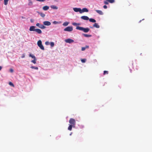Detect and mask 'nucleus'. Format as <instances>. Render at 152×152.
Masks as SVG:
<instances>
[{
    "label": "nucleus",
    "mask_w": 152,
    "mask_h": 152,
    "mask_svg": "<svg viewBox=\"0 0 152 152\" xmlns=\"http://www.w3.org/2000/svg\"><path fill=\"white\" fill-rule=\"evenodd\" d=\"M65 41L66 43H69L73 42L74 41L73 39H65Z\"/></svg>",
    "instance_id": "obj_7"
},
{
    "label": "nucleus",
    "mask_w": 152,
    "mask_h": 152,
    "mask_svg": "<svg viewBox=\"0 0 152 152\" xmlns=\"http://www.w3.org/2000/svg\"><path fill=\"white\" fill-rule=\"evenodd\" d=\"M81 18L84 20H88L89 18L88 17L86 16H83L81 17Z\"/></svg>",
    "instance_id": "obj_11"
},
{
    "label": "nucleus",
    "mask_w": 152,
    "mask_h": 152,
    "mask_svg": "<svg viewBox=\"0 0 152 152\" xmlns=\"http://www.w3.org/2000/svg\"><path fill=\"white\" fill-rule=\"evenodd\" d=\"M89 20V21L91 22L95 23L96 22V20L93 18H90Z\"/></svg>",
    "instance_id": "obj_20"
},
{
    "label": "nucleus",
    "mask_w": 152,
    "mask_h": 152,
    "mask_svg": "<svg viewBox=\"0 0 152 152\" xmlns=\"http://www.w3.org/2000/svg\"><path fill=\"white\" fill-rule=\"evenodd\" d=\"M29 57H31L32 58H34V60H32L31 61V62L34 63V64H36L37 59L35 57L34 55H32L31 54H29Z\"/></svg>",
    "instance_id": "obj_3"
},
{
    "label": "nucleus",
    "mask_w": 152,
    "mask_h": 152,
    "mask_svg": "<svg viewBox=\"0 0 152 152\" xmlns=\"http://www.w3.org/2000/svg\"><path fill=\"white\" fill-rule=\"evenodd\" d=\"M86 60V59H82L81 60V61L82 63H84L85 62Z\"/></svg>",
    "instance_id": "obj_32"
},
{
    "label": "nucleus",
    "mask_w": 152,
    "mask_h": 152,
    "mask_svg": "<svg viewBox=\"0 0 152 152\" xmlns=\"http://www.w3.org/2000/svg\"><path fill=\"white\" fill-rule=\"evenodd\" d=\"M89 47L88 46L86 45L85 47H82L81 48L82 51H84L86 48H88Z\"/></svg>",
    "instance_id": "obj_19"
},
{
    "label": "nucleus",
    "mask_w": 152,
    "mask_h": 152,
    "mask_svg": "<svg viewBox=\"0 0 152 152\" xmlns=\"http://www.w3.org/2000/svg\"><path fill=\"white\" fill-rule=\"evenodd\" d=\"M83 35L86 37H91V35H88L86 34H83Z\"/></svg>",
    "instance_id": "obj_24"
},
{
    "label": "nucleus",
    "mask_w": 152,
    "mask_h": 152,
    "mask_svg": "<svg viewBox=\"0 0 152 152\" xmlns=\"http://www.w3.org/2000/svg\"><path fill=\"white\" fill-rule=\"evenodd\" d=\"M9 0H4V4L5 5H7L8 4V2Z\"/></svg>",
    "instance_id": "obj_27"
},
{
    "label": "nucleus",
    "mask_w": 152,
    "mask_h": 152,
    "mask_svg": "<svg viewBox=\"0 0 152 152\" xmlns=\"http://www.w3.org/2000/svg\"><path fill=\"white\" fill-rule=\"evenodd\" d=\"M1 0H0V1H1Z\"/></svg>",
    "instance_id": "obj_42"
},
{
    "label": "nucleus",
    "mask_w": 152,
    "mask_h": 152,
    "mask_svg": "<svg viewBox=\"0 0 152 152\" xmlns=\"http://www.w3.org/2000/svg\"><path fill=\"white\" fill-rule=\"evenodd\" d=\"M35 26H32L30 27L29 30L30 31H35Z\"/></svg>",
    "instance_id": "obj_12"
},
{
    "label": "nucleus",
    "mask_w": 152,
    "mask_h": 152,
    "mask_svg": "<svg viewBox=\"0 0 152 152\" xmlns=\"http://www.w3.org/2000/svg\"><path fill=\"white\" fill-rule=\"evenodd\" d=\"M76 29L77 30L82 31L85 33L88 32L90 30L89 28H84L83 27H80L79 26H77Z\"/></svg>",
    "instance_id": "obj_1"
},
{
    "label": "nucleus",
    "mask_w": 152,
    "mask_h": 152,
    "mask_svg": "<svg viewBox=\"0 0 152 152\" xmlns=\"http://www.w3.org/2000/svg\"><path fill=\"white\" fill-rule=\"evenodd\" d=\"M36 32L39 34H41L42 33V31L39 29H36L35 31Z\"/></svg>",
    "instance_id": "obj_13"
},
{
    "label": "nucleus",
    "mask_w": 152,
    "mask_h": 152,
    "mask_svg": "<svg viewBox=\"0 0 152 152\" xmlns=\"http://www.w3.org/2000/svg\"><path fill=\"white\" fill-rule=\"evenodd\" d=\"M50 44L51 47H53L54 45V43L53 42H51Z\"/></svg>",
    "instance_id": "obj_29"
},
{
    "label": "nucleus",
    "mask_w": 152,
    "mask_h": 152,
    "mask_svg": "<svg viewBox=\"0 0 152 152\" xmlns=\"http://www.w3.org/2000/svg\"><path fill=\"white\" fill-rule=\"evenodd\" d=\"M93 26L97 28H99L100 27L98 25V24L95 23L93 25Z\"/></svg>",
    "instance_id": "obj_16"
},
{
    "label": "nucleus",
    "mask_w": 152,
    "mask_h": 152,
    "mask_svg": "<svg viewBox=\"0 0 152 152\" xmlns=\"http://www.w3.org/2000/svg\"><path fill=\"white\" fill-rule=\"evenodd\" d=\"M72 127H75V126H74L72 125H69L68 128V130L70 131L72 130Z\"/></svg>",
    "instance_id": "obj_15"
},
{
    "label": "nucleus",
    "mask_w": 152,
    "mask_h": 152,
    "mask_svg": "<svg viewBox=\"0 0 152 152\" xmlns=\"http://www.w3.org/2000/svg\"><path fill=\"white\" fill-rule=\"evenodd\" d=\"M38 13L42 18H44L45 16V14L43 13L38 12Z\"/></svg>",
    "instance_id": "obj_21"
},
{
    "label": "nucleus",
    "mask_w": 152,
    "mask_h": 152,
    "mask_svg": "<svg viewBox=\"0 0 152 152\" xmlns=\"http://www.w3.org/2000/svg\"><path fill=\"white\" fill-rule=\"evenodd\" d=\"M2 69V67L0 66V71L1 69Z\"/></svg>",
    "instance_id": "obj_40"
},
{
    "label": "nucleus",
    "mask_w": 152,
    "mask_h": 152,
    "mask_svg": "<svg viewBox=\"0 0 152 152\" xmlns=\"http://www.w3.org/2000/svg\"><path fill=\"white\" fill-rule=\"evenodd\" d=\"M31 68L37 70L38 69V67L33 66H31Z\"/></svg>",
    "instance_id": "obj_25"
},
{
    "label": "nucleus",
    "mask_w": 152,
    "mask_h": 152,
    "mask_svg": "<svg viewBox=\"0 0 152 152\" xmlns=\"http://www.w3.org/2000/svg\"><path fill=\"white\" fill-rule=\"evenodd\" d=\"M10 71L11 72H12L13 71V70L12 69H10Z\"/></svg>",
    "instance_id": "obj_38"
},
{
    "label": "nucleus",
    "mask_w": 152,
    "mask_h": 152,
    "mask_svg": "<svg viewBox=\"0 0 152 152\" xmlns=\"http://www.w3.org/2000/svg\"><path fill=\"white\" fill-rule=\"evenodd\" d=\"M25 55L24 54H22V55L21 56V58H23L25 57Z\"/></svg>",
    "instance_id": "obj_37"
},
{
    "label": "nucleus",
    "mask_w": 152,
    "mask_h": 152,
    "mask_svg": "<svg viewBox=\"0 0 152 152\" xmlns=\"http://www.w3.org/2000/svg\"><path fill=\"white\" fill-rule=\"evenodd\" d=\"M103 8L105 9H106L107 8V7L106 5H104L103 6Z\"/></svg>",
    "instance_id": "obj_36"
},
{
    "label": "nucleus",
    "mask_w": 152,
    "mask_h": 152,
    "mask_svg": "<svg viewBox=\"0 0 152 152\" xmlns=\"http://www.w3.org/2000/svg\"><path fill=\"white\" fill-rule=\"evenodd\" d=\"M51 8L53 9L57 10L58 9V7L56 6L53 5L50 7Z\"/></svg>",
    "instance_id": "obj_18"
},
{
    "label": "nucleus",
    "mask_w": 152,
    "mask_h": 152,
    "mask_svg": "<svg viewBox=\"0 0 152 152\" xmlns=\"http://www.w3.org/2000/svg\"><path fill=\"white\" fill-rule=\"evenodd\" d=\"M69 23V22H65L63 23V25L64 26H67L68 25Z\"/></svg>",
    "instance_id": "obj_23"
},
{
    "label": "nucleus",
    "mask_w": 152,
    "mask_h": 152,
    "mask_svg": "<svg viewBox=\"0 0 152 152\" xmlns=\"http://www.w3.org/2000/svg\"><path fill=\"white\" fill-rule=\"evenodd\" d=\"M50 44V42L48 41H46L45 42V44L46 45H48Z\"/></svg>",
    "instance_id": "obj_33"
},
{
    "label": "nucleus",
    "mask_w": 152,
    "mask_h": 152,
    "mask_svg": "<svg viewBox=\"0 0 152 152\" xmlns=\"http://www.w3.org/2000/svg\"><path fill=\"white\" fill-rule=\"evenodd\" d=\"M73 10L75 12H79L80 13L81 9L80 8H73Z\"/></svg>",
    "instance_id": "obj_9"
},
{
    "label": "nucleus",
    "mask_w": 152,
    "mask_h": 152,
    "mask_svg": "<svg viewBox=\"0 0 152 152\" xmlns=\"http://www.w3.org/2000/svg\"><path fill=\"white\" fill-rule=\"evenodd\" d=\"M88 12V10L87 8H83L82 10H81L80 13H82L84 12Z\"/></svg>",
    "instance_id": "obj_8"
},
{
    "label": "nucleus",
    "mask_w": 152,
    "mask_h": 152,
    "mask_svg": "<svg viewBox=\"0 0 152 152\" xmlns=\"http://www.w3.org/2000/svg\"><path fill=\"white\" fill-rule=\"evenodd\" d=\"M37 1H38L40 2H44L45 1V0H36Z\"/></svg>",
    "instance_id": "obj_35"
},
{
    "label": "nucleus",
    "mask_w": 152,
    "mask_h": 152,
    "mask_svg": "<svg viewBox=\"0 0 152 152\" xmlns=\"http://www.w3.org/2000/svg\"><path fill=\"white\" fill-rule=\"evenodd\" d=\"M43 24L45 26H49L51 25V23L48 21H45L43 22Z\"/></svg>",
    "instance_id": "obj_10"
},
{
    "label": "nucleus",
    "mask_w": 152,
    "mask_h": 152,
    "mask_svg": "<svg viewBox=\"0 0 152 152\" xmlns=\"http://www.w3.org/2000/svg\"><path fill=\"white\" fill-rule=\"evenodd\" d=\"M53 23H54V24H57V22L56 21H54L53 22Z\"/></svg>",
    "instance_id": "obj_39"
},
{
    "label": "nucleus",
    "mask_w": 152,
    "mask_h": 152,
    "mask_svg": "<svg viewBox=\"0 0 152 152\" xmlns=\"http://www.w3.org/2000/svg\"><path fill=\"white\" fill-rule=\"evenodd\" d=\"M71 134H72V133H71L70 134V135H71Z\"/></svg>",
    "instance_id": "obj_41"
},
{
    "label": "nucleus",
    "mask_w": 152,
    "mask_h": 152,
    "mask_svg": "<svg viewBox=\"0 0 152 152\" xmlns=\"http://www.w3.org/2000/svg\"><path fill=\"white\" fill-rule=\"evenodd\" d=\"M29 2L28 5L29 6H31L33 4L31 0Z\"/></svg>",
    "instance_id": "obj_31"
},
{
    "label": "nucleus",
    "mask_w": 152,
    "mask_h": 152,
    "mask_svg": "<svg viewBox=\"0 0 152 152\" xmlns=\"http://www.w3.org/2000/svg\"><path fill=\"white\" fill-rule=\"evenodd\" d=\"M39 28L41 29H44L46 28V27L43 25L41 24L40 26H39Z\"/></svg>",
    "instance_id": "obj_22"
},
{
    "label": "nucleus",
    "mask_w": 152,
    "mask_h": 152,
    "mask_svg": "<svg viewBox=\"0 0 152 152\" xmlns=\"http://www.w3.org/2000/svg\"><path fill=\"white\" fill-rule=\"evenodd\" d=\"M9 84L10 85L12 86V87H14V85L13 84V83H12L11 82H10L9 83Z\"/></svg>",
    "instance_id": "obj_30"
},
{
    "label": "nucleus",
    "mask_w": 152,
    "mask_h": 152,
    "mask_svg": "<svg viewBox=\"0 0 152 152\" xmlns=\"http://www.w3.org/2000/svg\"><path fill=\"white\" fill-rule=\"evenodd\" d=\"M49 9V7L47 6H45L43 7V9L44 10H47Z\"/></svg>",
    "instance_id": "obj_17"
},
{
    "label": "nucleus",
    "mask_w": 152,
    "mask_h": 152,
    "mask_svg": "<svg viewBox=\"0 0 152 152\" xmlns=\"http://www.w3.org/2000/svg\"><path fill=\"white\" fill-rule=\"evenodd\" d=\"M72 24L74 26H76L77 25H80V24L79 23H72Z\"/></svg>",
    "instance_id": "obj_26"
},
{
    "label": "nucleus",
    "mask_w": 152,
    "mask_h": 152,
    "mask_svg": "<svg viewBox=\"0 0 152 152\" xmlns=\"http://www.w3.org/2000/svg\"><path fill=\"white\" fill-rule=\"evenodd\" d=\"M37 45L41 49L43 50H44V48L42 44V42L41 40H39L38 41Z\"/></svg>",
    "instance_id": "obj_2"
},
{
    "label": "nucleus",
    "mask_w": 152,
    "mask_h": 152,
    "mask_svg": "<svg viewBox=\"0 0 152 152\" xmlns=\"http://www.w3.org/2000/svg\"><path fill=\"white\" fill-rule=\"evenodd\" d=\"M64 30L65 31H71L73 30V27L72 26H68L65 28Z\"/></svg>",
    "instance_id": "obj_6"
},
{
    "label": "nucleus",
    "mask_w": 152,
    "mask_h": 152,
    "mask_svg": "<svg viewBox=\"0 0 152 152\" xmlns=\"http://www.w3.org/2000/svg\"><path fill=\"white\" fill-rule=\"evenodd\" d=\"M108 74V72L107 71H104L103 75Z\"/></svg>",
    "instance_id": "obj_28"
},
{
    "label": "nucleus",
    "mask_w": 152,
    "mask_h": 152,
    "mask_svg": "<svg viewBox=\"0 0 152 152\" xmlns=\"http://www.w3.org/2000/svg\"><path fill=\"white\" fill-rule=\"evenodd\" d=\"M95 11L99 14L100 15H103V12L102 11L100 10H96Z\"/></svg>",
    "instance_id": "obj_14"
},
{
    "label": "nucleus",
    "mask_w": 152,
    "mask_h": 152,
    "mask_svg": "<svg viewBox=\"0 0 152 152\" xmlns=\"http://www.w3.org/2000/svg\"><path fill=\"white\" fill-rule=\"evenodd\" d=\"M69 123L70 124V125H72L75 126L76 123V122L75 120L72 118H70L69 120Z\"/></svg>",
    "instance_id": "obj_4"
},
{
    "label": "nucleus",
    "mask_w": 152,
    "mask_h": 152,
    "mask_svg": "<svg viewBox=\"0 0 152 152\" xmlns=\"http://www.w3.org/2000/svg\"><path fill=\"white\" fill-rule=\"evenodd\" d=\"M40 25L41 24H40L39 23H38L36 24V26H38L39 27V26H40Z\"/></svg>",
    "instance_id": "obj_34"
},
{
    "label": "nucleus",
    "mask_w": 152,
    "mask_h": 152,
    "mask_svg": "<svg viewBox=\"0 0 152 152\" xmlns=\"http://www.w3.org/2000/svg\"><path fill=\"white\" fill-rule=\"evenodd\" d=\"M115 2L114 0H105L104 1V4H108L109 3H113Z\"/></svg>",
    "instance_id": "obj_5"
}]
</instances>
